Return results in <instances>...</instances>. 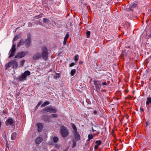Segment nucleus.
<instances>
[{"label":"nucleus","instance_id":"nucleus-31","mask_svg":"<svg viewBox=\"0 0 151 151\" xmlns=\"http://www.w3.org/2000/svg\"><path fill=\"white\" fill-rule=\"evenodd\" d=\"M78 55H77L75 57V61H77L78 60Z\"/></svg>","mask_w":151,"mask_h":151},{"label":"nucleus","instance_id":"nucleus-5","mask_svg":"<svg viewBox=\"0 0 151 151\" xmlns=\"http://www.w3.org/2000/svg\"><path fill=\"white\" fill-rule=\"evenodd\" d=\"M15 47V44H13L12 48L11 50V52L9 56V58H11V57H13L14 55V53L16 50Z\"/></svg>","mask_w":151,"mask_h":151},{"label":"nucleus","instance_id":"nucleus-13","mask_svg":"<svg viewBox=\"0 0 151 151\" xmlns=\"http://www.w3.org/2000/svg\"><path fill=\"white\" fill-rule=\"evenodd\" d=\"M42 140L43 139L42 138L38 137L36 139L35 141L36 143L37 144H39L40 143Z\"/></svg>","mask_w":151,"mask_h":151},{"label":"nucleus","instance_id":"nucleus-37","mask_svg":"<svg viewBox=\"0 0 151 151\" xmlns=\"http://www.w3.org/2000/svg\"><path fill=\"white\" fill-rule=\"evenodd\" d=\"M98 146H97L96 145L95 146V147H94V148L95 149H97L98 147Z\"/></svg>","mask_w":151,"mask_h":151},{"label":"nucleus","instance_id":"nucleus-27","mask_svg":"<svg viewBox=\"0 0 151 151\" xmlns=\"http://www.w3.org/2000/svg\"><path fill=\"white\" fill-rule=\"evenodd\" d=\"M25 62V60H22L20 62V65L19 66H23Z\"/></svg>","mask_w":151,"mask_h":151},{"label":"nucleus","instance_id":"nucleus-8","mask_svg":"<svg viewBox=\"0 0 151 151\" xmlns=\"http://www.w3.org/2000/svg\"><path fill=\"white\" fill-rule=\"evenodd\" d=\"M30 74V72L27 70L25 71L22 75V78L23 79H25L27 76Z\"/></svg>","mask_w":151,"mask_h":151},{"label":"nucleus","instance_id":"nucleus-3","mask_svg":"<svg viewBox=\"0 0 151 151\" xmlns=\"http://www.w3.org/2000/svg\"><path fill=\"white\" fill-rule=\"evenodd\" d=\"M93 84L95 85L96 90L98 91H99H99H103L104 90L103 89L101 90V86L99 81L96 80H94L93 81Z\"/></svg>","mask_w":151,"mask_h":151},{"label":"nucleus","instance_id":"nucleus-28","mask_svg":"<svg viewBox=\"0 0 151 151\" xmlns=\"http://www.w3.org/2000/svg\"><path fill=\"white\" fill-rule=\"evenodd\" d=\"M20 37V36L19 35L16 36L14 38V40L16 41Z\"/></svg>","mask_w":151,"mask_h":151},{"label":"nucleus","instance_id":"nucleus-19","mask_svg":"<svg viewBox=\"0 0 151 151\" xmlns=\"http://www.w3.org/2000/svg\"><path fill=\"white\" fill-rule=\"evenodd\" d=\"M49 104V102L48 101H46L44 102L43 104H42L41 105V106L42 107H44L45 106Z\"/></svg>","mask_w":151,"mask_h":151},{"label":"nucleus","instance_id":"nucleus-26","mask_svg":"<svg viewBox=\"0 0 151 151\" xmlns=\"http://www.w3.org/2000/svg\"><path fill=\"white\" fill-rule=\"evenodd\" d=\"M69 36V35L68 34H67L65 36L64 38V40L65 41H67L68 39V38Z\"/></svg>","mask_w":151,"mask_h":151},{"label":"nucleus","instance_id":"nucleus-34","mask_svg":"<svg viewBox=\"0 0 151 151\" xmlns=\"http://www.w3.org/2000/svg\"><path fill=\"white\" fill-rule=\"evenodd\" d=\"M75 65V63H71L70 65L69 66L71 67L74 66Z\"/></svg>","mask_w":151,"mask_h":151},{"label":"nucleus","instance_id":"nucleus-42","mask_svg":"<svg viewBox=\"0 0 151 151\" xmlns=\"http://www.w3.org/2000/svg\"><path fill=\"white\" fill-rule=\"evenodd\" d=\"M92 130L93 132H94L95 131H96V130H94L93 128H92Z\"/></svg>","mask_w":151,"mask_h":151},{"label":"nucleus","instance_id":"nucleus-12","mask_svg":"<svg viewBox=\"0 0 151 151\" xmlns=\"http://www.w3.org/2000/svg\"><path fill=\"white\" fill-rule=\"evenodd\" d=\"M14 123V121L12 118L8 119L6 121V124L7 125H9L10 124H12Z\"/></svg>","mask_w":151,"mask_h":151},{"label":"nucleus","instance_id":"nucleus-44","mask_svg":"<svg viewBox=\"0 0 151 151\" xmlns=\"http://www.w3.org/2000/svg\"><path fill=\"white\" fill-rule=\"evenodd\" d=\"M56 148H58V145H56Z\"/></svg>","mask_w":151,"mask_h":151},{"label":"nucleus","instance_id":"nucleus-4","mask_svg":"<svg viewBox=\"0 0 151 151\" xmlns=\"http://www.w3.org/2000/svg\"><path fill=\"white\" fill-rule=\"evenodd\" d=\"M27 54V52H21L18 53L17 55L15 56L14 57L15 58H21L24 57Z\"/></svg>","mask_w":151,"mask_h":151},{"label":"nucleus","instance_id":"nucleus-35","mask_svg":"<svg viewBox=\"0 0 151 151\" xmlns=\"http://www.w3.org/2000/svg\"><path fill=\"white\" fill-rule=\"evenodd\" d=\"M102 85L103 86H106V85H107V83H106V82H103L102 83Z\"/></svg>","mask_w":151,"mask_h":151},{"label":"nucleus","instance_id":"nucleus-15","mask_svg":"<svg viewBox=\"0 0 151 151\" xmlns=\"http://www.w3.org/2000/svg\"><path fill=\"white\" fill-rule=\"evenodd\" d=\"M17 136V134L16 133H13L11 135V138L12 140H14L16 138Z\"/></svg>","mask_w":151,"mask_h":151},{"label":"nucleus","instance_id":"nucleus-39","mask_svg":"<svg viewBox=\"0 0 151 151\" xmlns=\"http://www.w3.org/2000/svg\"><path fill=\"white\" fill-rule=\"evenodd\" d=\"M93 113L94 114H96L97 113V112L96 111H93Z\"/></svg>","mask_w":151,"mask_h":151},{"label":"nucleus","instance_id":"nucleus-24","mask_svg":"<svg viewBox=\"0 0 151 151\" xmlns=\"http://www.w3.org/2000/svg\"><path fill=\"white\" fill-rule=\"evenodd\" d=\"M137 6V4L135 3L132 4L130 5V9L131 10H132V8L136 7Z\"/></svg>","mask_w":151,"mask_h":151},{"label":"nucleus","instance_id":"nucleus-11","mask_svg":"<svg viewBox=\"0 0 151 151\" xmlns=\"http://www.w3.org/2000/svg\"><path fill=\"white\" fill-rule=\"evenodd\" d=\"M12 66L13 68L14 69H17V68L18 65L17 62L15 60H12Z\"/></svg>","mask_w":151,"mask_h":151},{"label":"nucleus","instance_id":"nucleus-2","mask_svg":"<svg viewBox=\"0 0 151 151\" xmlns=\"http://www.w3.org/2000/svg\"><path fill=\"white\" fill-rule=\"evenodd\" d=\"M60 131L61 135L64 137H66L68 134V130L65 127L63 126L61 127Z\"/></svg>","mask_w":151,"mask_h":151},{"label":"nucleus","instance_id":"nucleus-14","mask_svg":"<svg viewBox=\"0 0 151 151\" xmlns=\"http://www.w3.org/2000/svg\"><path fill=\"white\" fill-rule=\"evenodd\" d=\"M12 60L9 63H7L5 65L6 69H7L9 68L12 66Z\"/></svg>","mask_w":151,"mask_h":151},{"label":"nucleus","instance_id":"nucleus-17","mask_svg":"<svg viewBox=\"0 0 151 151\" xmlns=\"http://www.w3.org/2000/svg\"><path fill=\"white\" fill-rule=\"evenodd\" d=\"M24 43V41L23 40H21L18 44L17 46L19 47Z\"/></svg>","mask_w":151,"mask_h":151},{"label":"nucleus","instance_id":"nucleus-20","mask_svg":"<svg viewBox=\"0 0 151 151\" xmlns=\"http://www.w3.org/2000/svg\"><path fill=\"white\" fill-rule=\"evenodd\" d=\"M146 104L148 105L151 102V98L150 97L147 98V99Z\"/></svg>","mask_w":151,"mask_h":151},{"label":"nucleus","instance_id":"nucleus-10","mask_svg":"<svg viewBox=\"0 0 151 151\" xmlns=\"http://www.w3.org/2000/svg\"><path fill=\"white\" fill-rule=\"evenodd\" d=\"M31 43V38L30 35H29L26 40V44L27 46H29Z\"/></svg>","mask_w":151,"mask_h":151},{"label":"nucleus","instance_id":"nucleus-45","mask_svg":"<svg viewBox=\"0 0 151 151\" xmlns=\"http://www.w3.org/2000/svg\"><path fill=\"white\" fill-rule=\"evenodd\" d=\"M148 125V124L147 123H146V125Z\"/></svg>","mask_w":151,"mask_h":151},{"label":"nucleus","instance_id":"nucleus-40","mask_svg":"<svg viewBox=\"0 0 151 151\" xmlns=\"http://www.w3.org/2000/svg\"><path fill=\"white\" fill-rule=\"evenodd\" d=\"M140 110L141 111H143V109L142 108H140Z\"/></svg>","mask_w":151,"mask_h":151},{"label":"nucleus","instance_id":"nucleus-18","mask_svg":"<svg viewBox=\"0 0 151 151\" xmlns=\"http://www.w3.org/2000/svg\"><path fill=\"white\" fill-rule=\"evenodd\" d=\"M71 126L73 129V130H72L73 132L77 131V129L74 124H72Z\"/></svg>","mask_w":151,"mask_h":151},{"label":"nucleus","instance_id":"nucleus-36","mask_svg":"<svg viewBox=\"0 0 151 151\" xmlns=\"http://www.w3.org/2000/svg\"><path fill=\"white\" fill-rule=\"evenodd\" d=\"M41 103H42L41 102H39L37 105V106L38 107L41 104Z\"/></svg>","mask_w":151,"mask_h":151},{"label":"nucleus","instance_id":"nucleus-38","mask_svg":"<svg viewBox=\"0 0 151 151\" xmlns=\"http://www.w3.org/2000/svg\"><path fill=\"white\" fill-rule=\"evenodd\" d=\"M66 41L64 40L63 42V44L64 45H66Z\"/></svg>","mask_w":151,"mask_h":151},{"label":"nucleus","instance_id":"nucleus-29","mask_svg":"<svg viewBox=\"0 0 151 151\" xmlns=\"http://www.w3.org/2000/svg\"><path fill=\"white\" fill-rule=\"evenodd\" d=\"M90 34V32L89 31H87L86 32L87 37L88 38L89 37Z\"/></svg>","mask_w":151,"mask_h":151},{"label":"nucleus","instance_id":"nucleus-16","mask_svg":"<svg viewBox=\"0 0 151 151\" xmlns=\"http://www.w3.org/2000/svg\"><path fill=\"white\" fill-rule=\"evenodd\" d=\"M93 138V135L91 134H89L88 135V141H89L91 139H92Z\"/></svg>","mask_w":151,"mask_h":151},{"label":"nucleus","instance_id":"nucleus-32","mask_svg":"<svg viewBox=\"0 0 151 151\" xmlns=\"http://www.w3.org/2000/svg\"><path fill=\"white\" fill-rule=\"evenodd\" d=\"M41 17L40 16V15H37L35 16V18L36 19H37Z\"/></svg>","mask_w":151,"mask_h":151},{"label":"nucleus","instance_id":"nucleus-46","mask_svg":"<svg viewBox=\"0 0 151 151\" xmlns=\"http://www.w3.org/2000/svg\"><path fill=\"white\" fill-rule=\"evenodd\" d=\"M98 134H99V132H98Z\"/></svg>","mask_w":151,"mask_h":151},{"label":"nucleus","instance_id":"nucleus-1","mask_svg":"<svg viewBox=\"0 0 151 151\" xmlns=\"http://www.w3.org/2000/svg\"><path fill=\"white\" fill-rule=\"evenodd\" d=\"M42 54L37 52L33 56V59L37 60L42 57V58L46 60L47 58V52L46 47L42 46L41 48Z\"/></svg>","mask_w":151,"mask_h":151},{"label":"nucleus","instance_id":"nucleus-22","mask_svg":"<svg viewBox=\"0 0 151 151\" xmlns=\"http://www.w3.org/2000/svg\"><path fill=\"white\" fill-rule=\"evenodd\" d=\"M76 72V70L73 69L70 72V74L72 76H73Z\"/></svg>","mask_w":151,"mask_h":151},{"label":"nucleus","instance_id":"nucleus-33","mask_svg":"<svg viewBox=\"0 0 151 151\" xmlns=\"http://www.w3.org/2000/svg\"><path fill=\"white\" fill-rule=\"evenodd\" d=\"M76 142H74L73 144L72 147H75L76 146Z\"/></svg>","mask_w":151,"mask_h":151},{"label":"nucleus","instance_id":"nucleus-23","mask_svg":"<svg viewBox=\"0 0 151 151\" xmlns=\"http://www.w3.org/2000/svg\"><path fill=\"white\" fill-rule=\"evenodd\" d=\"M43 22H44L46 23H49V19L46 18H44L43 19Z\"/></svg>","mask_w":151,"mask_h":151},{"label":"nucleus","instance_id":"nucleus-21","mask_svg":"<svg viewBox=\"0 0 151 151\" xmlns=\"http://www.w3.org/2000/svg\"><path fill=\"white\" fill-rule=\"evenodd\" d=\"M58 140V137H53V141L55 143H56V142H57Z\"/></svg>","mask_w":151,"mask_h":151},{"label":"nucleus","instance_id":"nucleus-30","mask_svg":"<svg viewBox=\"0 0 151 151\" xmlns=\"http://www.w3.org/2000/svg\"><path fill=\"white\" fill-rule=\"evenodd\" d=\"M57 116V115L56 114H52L50 115V117H55Z\"/></svg>","mask_w":151,"mask_h":151},{"label":"nucleus","instance_id":"nucleus-43","mask_svg":"<svg viewBox=\"0 0 151 151\" xmlns=\"http://www.w3.org/2000/svg\"><path fill=\"white\" fill-rule=\"evenodd\" d=\"M49 144H50V145H53V143H52H52H51V142H50V143H49Z\"/></svg>","mask_w":151,"mask_h":151},{"label":"nucleus","instance_id":"nucleus-6","mask_svg":"<svg viewBox=\"0 0 151 151\" xmlns=\"http://www.w3.org/2000/svg\"><path fill=\"white\" fill-rule=\"evenodd\" d=\"M74 135V137L76 141H79L80 140L81 137L77 131L73 132Z\"/></svg>","mask_w":151,"mask_h":151},{"label":"nucleus","instance_id":"nucleus-7","mask_svg":"<svg viewBox=\"0 0 151 151\" xmlns=\"http://www.w3.org/2000/svg\"><path fill=\"white\" fill-rule=\"evenodd\" d=\"M45 110L47 112H50L52 113H55L56 111L55 109L51 108L50 107H47L45 109Z\"/></svg>","mask_w":151,"mask_h":151},{"label":"nucleus","instance_id":"nucleus-25","mask_svg":"<svg viewBox=\"0 0 151 151\" xmlns=\"http://www.w3.org/2000/svg\"><path fill=\"white\" fill-rule=\"evenodd\" d=\"M96 145L98 146L101 143V142L100 140H98L96 142Z\"/></svg>","mask_w":151,"mask_h":151},{"label":"nucleus","instance_id":"nucleus-9","mask_svg":"<svg viewBox=\"0 0 151 151\" xmlns=\"http://www.w3.org/2000/svg\"><path fill=\"white\" fill-rule=\"evenodd\" d=\"M37 126L38 131L39 132H41L43 127V125L42 123H40L37 124Z\"/></svg>","mask_w":151,"mask_h":151},{"label":"nucleus","instance_id":"nucleus-41","mask_svg":"<svg viewBox=\"0 0 151 151\" xmlns=\"http://www.w3.org/2000/svg\"><path fill=\"white\" fill-rule=\"evenodd\" d=\"M83 63V62L82 61H80L79 63L80 64H81Z\"/></svg>","mask_w":151,"mask_h":151}]
</instances>
